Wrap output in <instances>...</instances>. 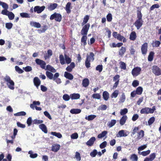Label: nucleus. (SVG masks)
<instances>
[{
    "label": "nucleus",
    "mask_w": 161,
    "mask_h": 161,
    "mask_svg": "<svg viewBox=\"0 0 161 161\" xmlns=\"http://www.w3.org/2000/svg\"><path fill=\"white\" fill-rule=\"evenodd\" d=\"M59 58L60 63L62 65H64L65 63L69 64L71 62L72 60L71 58L66 54H64V57L62 54L60 55Z\"/></svg>",
    "instance_id": "nucleus-1"
},
{
    "label": "nucleus",
    "mask_w": 161,
    "mask_h": 161,
    "mask_svg": "<svg viewBox=\"0 0 161 161\" xmlns=\"http://www.w3.org/2000/svg\"><path fill=\"white\" fill-rule=\"evenodd\" d=\"M4 79L7 82V85L8 87L11 90H14V81L11 79L10 77L9 76H6Z\"/></svg>",
    "instance_id": "nucleus-2"
},
{
    "label": "nucleus",
    "mask_w": 161,
    "mask_h": 161,
    "mask_svg": "<svg viewBox=\"0 0 161 161\" xmlns=\"http://www.w3.org/2000/svg\"><path fill=\"white\" fill-rule=\"evenodd\" d=\"M94 55L92 53H90L89 55H88L86 60L85 61V65L86 67L88 68L90 67V62L93 61L94 60Z\"/></svg>",
    "instance_id": "nucleus-3"
},
{
    "label": "nucleus",
    "mask_w": 161,
    "mask_h": 161,
    "mask_svg": "<svg viewBox=\"0 0 161 161\" xmlns=\"http://www.w3.org/2000/svg\"><path fill=\"white\" fill-rule=\"evenodd\" d=\"M155 110V107L153 106L152 108L146 107L142 108L140 110V113L142 114H148L153 113Z\"/></svg>",
    "instance_id": "nucleus-4"
},
{
    "label": "nucleus",
    "mask_w": 161,
    "mask_h": 161,
    "mask_svg": "<svg viewBox=\"0 0 161 161\" xmlns=\"http://www.w3.org/2000/svg\"><path fill=\"white\" fill-rule=\"evenodd\" d=\"M141 70V68L140 67H135L132 70V75L134 77L137 76L140 74Z\"/></svg>",
    "instance_id": "nucleus-5"
},
{
    "label": "nucleus",
    "mask_w": 161,
    "mask_h": 161,
    "mask_svg": "<svg viewBox=\"0 0 161 161\" xmlns=\"http://www.w3.org/2000/svg\"><path fill=\"white\" fill-rule=\"evenodd\" d=\"M50 19L51 20L54 19L56 21L60 22L62 19V16L60 14L55 13L51 16Z\"/></svg>",
    "instance_id": "nucleus-6"
},
{
    "label": "nucleus",
    "mask_w": 161,
    "mask_h": 161,
    "mask_svg": "<svg viewBox=\"0 0 161 161\" xmlns=\"http://www.w3.org/2000/svg\"><path fill=\"white\" fill-rule=\"evenodd\" d=\"M152 72L153 73L157 76L161 75V69L157 66H154L152 68Z\"/></svg>",
    "instance_id": "nucleus-7"
},
{
    "label": "nucleus",
    "mask_w": 161,
    "mask_h": 161,
    "mask_svg": "<svg viewBox=\"0 0 161 161\" xmlns=\"http://www.w3.org/2000/svg\"><path fill=\"white\" fill-rule=\"evenodd\" d=\"M1 13L3 15H7L10 20L13 19L14 18V14L8 11H2Z\"/></svg>",
    "instance_id": "nucleus-8"
},
{
    "label": "nucleus",
    "mask_w": 161,
    "mask_h": 161,
    "mask_svg": "<svg viewBox=\"0 0 161 161\" xmlns=\"http://www.w3.org/2000/svg\"><path fill=\"white\" fill-rule=\"evenodd\" d=\"M128 132L127 130H121L116 134V136L118 137H126L128 136Z\"/></svg>",
    "instance_id": "nucleus-9"
},
{
    "label": "nucleus",
    "mask_w": 161,
    "mask_h": 161,
    "mask_svg": "<svg viewBox=\"0 0 161 161\" xmlns=\"http://www.w3.org/2000/svg\"><path fill=\"white\" fill-rule=\"evenodd\" d=\"M90 27V25L89 24H87L84 25L81 31V34L82 35H86L87 34Z\"/></svg>",
    "instance_id": "nucleus-10"
},
{
    "label": "nucleus",
    "mask_w": 161,
    "mask_h": 161,
    "mask_svg": "<svg viewBox=\"0 0 161 161\" xmlns=\"http://www.w3.org/2000/svg\"><path fill=\"white\" fill-rule=\"evenodd\" d=\"M35 61L36 62V63L37 64L39 65L42 68L44 69H45V68H46L45 65H46V64L44 61H43L42 60H40L39 59L37 58L36 59Z\"/></svg>",
    "instance_id": "nucleus-11"
},
{
    "label": "nucleus",
    "mask_w": 161,
    "mask_h": 161,
    "mask_svg": "<svg viewBox=\"0 0 161 161\" xmlns=\"http://www.w3.org/2000/svg\"><path fill=\"white\" fill-rule=\"evenodd\" d=\"M143 21L142 19H137L134 23V25L138 30L142 26L143 24Z\"/></svg>",
    "instance_id": "nucleus-12"
},
{
    "label": "nucleus",
    "mask_w": 161,
    "mask_h": 161,
    "mask_svg": "<svg viewBox=\"0 0 161 161\" xmlns=\"http://www.w3.org/2000/svg\"><path fill=\"white\" fill-rule=\"evenodd\" d=\"M147 43H144L141 47V51L142 54H146L147 52Z\"/></svg>",
    "instance_id": "nucleus-13"
},
{
    "label": "nucleus",
    "mask_w": 161,
    "mask_h": 161,
    "mask_svg": "<svg viewBox=\"0 0 161 161\" xmlns=\"http://www.w3.org/2000/svg\"><path fill=\"white\" fill-rule=\"evenodd\" d=\"M58 5V4L56 3H49L47 6V8L48 10H53L57 7Z\"/></svg>",
    "instance_id": "nucleus-14"
},
{
    "label": "nucleus",
    "mask_w": 161,
    "mask_h": 161,
    "mask_svg": "<svg viewBox=\"0 0 161 161\" xmlns=\"http://www.w3.org/2000/svg\"><path fill=\"white\" fill-rule=\"evenodd\" d=\"M30 25L31 26L39 28L41 27V25L38 22L31 21L30 22Z\"/></svg>",
    "instance_id": "nucleus-15"
},
{
    "label": "nucleus",
    "mask_w": 161,
    "mask_h": 161,
    "mask_svg": "<svg viewBox=\"0 0 161 161\" xmlns=\"http://www.w3.org/2000/svg\"><path fill=\"white\" fill-rule=\"evenodd\" d=\"M70 97L72 100H76L80 98V95L79 93H74L71 94Z\"/></svg>",
    "instance_id": "nucleus-16"
},
{
    "label": "nucleus",
    "mask_w": 161,
    "mask_h": 161,
    "mask_svg": "<svg viewBox=\"0 0 161 161\" xmlns=\"http://www.w3.org/2000/svg\"><path fill=\"white\" fill-rule=\"evenodd\" d=\"M95 140V138L94 137H92L86 142V144L88 146H92Z\"/></svg>",
    "instance_id": "nucleus-17"
},
{
    "label": "nucleus",
    "mask_w": 161,
    "mask_h": 161,
    "mask_svg": "<svg viewBox=\"0 0 161 161\" xmlns=\"http://www.w3.org/2000/svg\"><path fill=\"white\" fill-rule=\"evenodd\" d=\"M127 119L126 115L123 116L119 120V123L121 125H124Z\"/></svg>",
    "instance_id": "nucleus-18"
},
{
    "label": "nucleus",
    "mask_w": 161,
    "mask_h": 161,
    "mask_svg": "<svg viewBox=\"0 0 161 161\" xmlns=\"http://www.w3.org/2000/svg\"><path fill=\"white\" fill-rule=\"evenodd\" d=\"M33 82L35 85L38 88V86H40L41 84V81L37 77H35L33 80Z\"/></svg>",
    "instance_id": "nucleus-19"
},
{
    "label": "nucleus",
    "mask_w": 161,
    "mask_h": 161,
    "mask_svg": "<svg viewBox=\"0 0 161 161\" xmlns=\"http://www.w3.org/2000/svg\"><path fill=\"white\" fill-rule=\"evenodd\" d=\"M64 76L67 79L70 80H72L73 78V76L70 73L65 72L64 75Z\"/></svg>",
    "instance_id": "nucleus-20"
},
{
    "label": "nucleus",
    "mask_w": 161,
    "mask_h": 161,
    "mask_svg": "<svg viewBox=\"0 0 161 161\" xmlns=\"http://www.w3.org/2000/svg\"><path fill=\"white\" fill-rule=\"evenodd\" d=\"M40 104V103L38 101H34L30 105V108L33 109H35V107H36V105H39Z\"/></svg>",
    "instance_id": "nucleus-21"
},
{
    "label": "nucleus",
    "mask_w": 161,
    "mask_h": 161,
    "mask_svg": "<svg viewBox=\"0 0 161 161\" xmlns=\"http://www.w3.org/2000/svg\"><path fill=\"white\" fill-rule=\"evenodd\" d=\"M60 147V146L59 144H54L52 147V150L53 151L57 152L59 149Z\"/></svg>",
    "instance_id": "nucleus-22"
},
{
    "label": "nucleus",
    "mask_w": 161,
    "mask_h": 161,
    "mask_svg": "<svg viewBox=\"0 0 161 161\" xmlns=\"http://www.w3.org/2000/svg\"><path fill=\"white\" fill-rule=\"evenodd\" d=\"M75 67V63L74 62H72L71 63L70 65L66 68V69L68 71L71 72Z\"/></svg>",
    "instance_id": "nucleus-23"
},
{
    "label": "nucleus",
    "mask_w": 161,
    "mask_h": 161,
    "mask_svg": "<svg viewBox=\"0 0 161 161\" xmlns=\"http://www.w3.org/2000/svg\"><path fill=\"white\" fill-rule=\"evenodd\" d=\"M39 128L45 133H47V130L46 126L44 124H42L39 125Z\"/></svg>",
    "instance_id": "nucleus-24"
},
{
    "label": "nucleus",
    "mask_w": 161,
    "mask_h": 161,
    "mask_svg": "<svg viewBox=\"0 0 161 161\" xmlns=\"http://www.w3.org/2000/svg\"><path fill=\"white\" fill-rule=\"evenodd\" d=\"M89 81L88 79L85 78L82 81V84L83 86L84 87H87L89 85Z\"/></svg>",
    "instance_id": "nucleus-25"
},
{
    "label": "nucleus",
    "mask_w": 161,
    "mask_h": 161,
    "mask_svg": "<svg viewBox=\"0 0 161 161\" xmlns=\"http://www.w3.org/2000/svg\"><path fill=\"white\" fill-rule=\"evenodd\" d=\"M96 117V115H90L88 116H86L85 119L88 121H91L94 119Z\"/></svg>",
    "instance_id": "nucleus-26"
},
{
    "label": "nucleus",
    "mask_w": 161,
    "mask_h": 161,
    "mask_svg": "<svg viewBox=\"0 0 161 161\" xmlns=\"http://www.w3.org/2000/svg\"><path fill=\"white\" fill-rule=\"evenodd\" d=\"M70 112L72 114H78L81 112V110L80 109L73 108L71 109Z\"/></svg>",
    "instance_id": "nucleus-27"
},
{
    "label": "nucleus",
    "mask_w": 161,
    "mask_h": 161,
    "mask_svg": "<svg viewBox=\"0 0 161 161\" xmlns=\"http://www.w3.org/2000/svg\"><path fill=\"white\" fill-rule=\"evenodd\" d=\"M126 48L125 47H122L119 51V55L122 56L126 52Z\"/></svg>",
    "instance_id": "nucleus-28"
},
{
    "label": "nucleus",
    "mask_w": 161,
    "mask_h": 161,
    "mask_svg": "<svg viewBox=\"0 0 161 161\" xmlns=\"http://www.w3.org/2000/svg\"><path fill=\"white\" fill-rule=\"evenodd\" d=\"M51 134L57 137L58 138H61L62 137V134L59 132H51Z\"/></svg>",
    "instance_id": "nucleus-29"
},
{
    "label": "nucleus",
    "mask_w": 161,
    "mask_h": 161,
    "mask_svg": "<svg viewBox=\"0 0 161 161\" xmlns=\"http://www.w3.org/2000/svg\"><path fill=\"white\" fill-rule=\"evenodd\" d=\"M144 135V132L143 130H141L138 133L137 138L138 139H140L142 138Z\"/></svg>",
    "instance_id": "nucleus-30"
},
{
    "label": "nucleus",
    "mask_w": 161,
    "mask_h": 161,
    "mask_svg": "<svg viewBox=\"0 0 161 161\" xmlns=\"http://www.w3.org/2000/svg\"><path fill=\"white\" fill-rule=\"evenodd\" d=\"M150 153V150H148L145 151H143L142 152H138V153L140 155H142L143 156H146L149 154Z\"/></svg>",
    "instance_id": "nucleus-31"
},
{
    "label": "nucleus",
    "mask_w": 161,
    "mask_h": 161,
    "mask_svg": "<svg viewBox=\"0 0 161 161\" xmlns=\"http://www.w3.org/2000/svg\"><path fill=\"white\" fill-rule=\"evenodd\" d=\"M107 133L108 132L107 131H104L98 135L97 137L99 139L102 138L105 136Z\"/></svg>",
    "instance_id": "nucleus-32"
},
{
    "label": "nucleus",
    "mask_w": 161,
    "mask_h": 161,
    "mask_svg": "<svg viewBox=\"0 0 161 161\" xmlns=\"http://www.w3.org/2000/svg\"><path fill=\"white\" fill-rule=\"evenodd\" d=\"M136 38V34L135 32L133 31L130 34V40L134 41Z\"/></svg>",
    "instance_id": "nucleus-33"
},
{
    "label": "nucleus",
    "mask_w": 161,
    "mask_h": 161,
    "mask_svg": "<svg viewBox=\"0 0 161 161\" xmlns=\"http://www.w3.org/2000/svg\"><path fill=\"white\" fill-rule=\"evenodd\" d=\"M138 157L135 154H131L130 156V159L132 161H137Z\"/></svg>",
    "instance_id": "nucleus-34"
},
{
    "label": "nucleus",
    "mask_w": 161,
    "mask_h": 161,
    "mask_svg": "<svg viewBox=\"0 0 161 161\" xmlns=\"http://www.w3.org/2000/svg\"><path fill=\"white\" fill-rule=\"evenodd\" d=\"M103 99L105 100L106 101L109 98V94L107 91H105L103 93Z\"/></svg>",
    "instance_id": "nucleus-35"
},
{
    "label": "nucleus",
    "mask_w": 161,
    "mask_h": 161,
    "mask_svg": "<svg viewBox=\"0 0 161 161\" xmlns=\"http://www.w3.org/2000/svg\"><path fill=\"white\" fill-rule=\"evenodd\" d=\"M28 153L30 155V157L31 158H36L38 155L36 153H34L32 151H30L28 152Z\"/></svg>",
    "instance_id": "nucleus-36"
},
{
    "label": "nucleus",
    "mask_w": 161,
    "mask_h": 161,
    "mask_svg": "<svg viewBox=\"0 0 161 161\" xmlns=\"http://www.w3.org/2000/svg\"><path fill=\"white\" fill-rule=\"evenodd\" d=\"M160 44L161 43L159 41H155L153 42L152 45L153 47H158L159 46Z\"/></svg>",
    "instance_id": "nucleus-37"
},
{
    "label": "nucleus",
    "mask_w": 161,
    "mask_h": 161,
    "mask_svg": "<svg viewBox=\"0 0 161 161\" xmlns=\"http://www.w3.org/2000/svg\"><path fill=\"white\" fill-rule=\"evenodd\" d=\"M45 69L48 70L53 73L55 72L56 71V70L53 67L50 65H47L46 68H45Z\"/></svg>",
    "instance_id": "nucleus-38"
},
{
    "label": "nucleus",
    "mask_w": 161,
    "mask_h": 161,
    "mask_svg": "<svg viewBox=\"0 0 161 161\" xmlns=\"http://www.w3.org/2000/svg\"><path fill=\"white\" fill-rule=\"evenodd\" d=\"M117 39L120 41H123L124 42H125L126 41V39L123 36H121L120 34L118 35Z\"/></svg>",
    "instance_id": "nucleus-39"
},
{
    "label": "nucleus",
    "mask_w": 161,
    "mask_h": 161,
    "mask_svg": "<svg viewBox=\"0 0 161 161\" xmlns=\"http://www.w3.org/2000/svg\"><path fill=\"white\" fill-rule=\"evenodd\" d=\"M47 55H45L44 56L45 58L46 59L48 58L52 55L53 52L52 50L50 49L48 50L47 52Z\"/></svg>",
    "instance_id": "nucleus-40"
},
{
    "label": "nucleus",
    "mask_w": 161,
    "mask_h": 161,
    "mask_svg": "<svg viewBox=\"0 0 161 161\" xmlns=\"http://www.w3.org/2000/svg\"><path fill=\"white\" fill-rule=\"evenodd\" d=\"M125 100V93H123L119 99V102L120 103H123L124 102Z\"/></svg>",
    "instance_id": "nucleus-41"
},
{
    "label": "nucleus",
    "mask_w": 161,
    "mask_h": 161,
    "mask_svg": "<svg viewBox=\"0 0 161 161\" xmlns=\"http://www.w3.org/2000/svg\"><path fill=\"white\" fill-rule=\"evenodd\" d=\"M0 5L5 10H7L8 8V5L7 3L1 1H0Z\"/></svg>",
    "instance_id": "nucleus-42"
},
{
    "label": "nucleus",
    "mask_w": 161,
    "mask_h": 161,
    "mask_svg": "<svg viewBox=\"0 0 161 161\" xmlns=\"http://www.w3.org/2000/svg\"><path fill=\"white\" fill-rule=\"evenodd\" d=\"M116 123V120L115 119H112L110 122L108 124V126L109 128L112 127L114 126Z\"/></svg>",
    "instance_id": "nucleus-43"
},
{
    "label": "nucleus",
    "mask_w": 161,
    "mask_h": 161,
    "mask_svg": "<svg viewBox=\"0 0 161 161\" xmlns=\"http://www.w3.org/2000/svg\"><path fill=\"white\" fill-rule=\"evenodd\" d=\"M129 51L131 55H134L136 53V49L133 46H131L130 47Z\"/></svg>",
    "instance_id": "nucleus-44"
},
{
    "label": "nucleus",
    "mask_w": 161,
    "mask_h": 161,
    "mask_svg": "<svg viewBox=\"0 0 161 161\" xmlns=\"http://www.w3.org/2000/svg\"><path fill=\"white\" fill-rule=\"evenodd\" d=\"M154 55V53L153 52H151L148 56V60L149 61H152L153 59V57Z\"/></svg>",
    "instance_id": "nucleus-45"
},
{
    "label": "nucleus",
    "mask_w": 161,
    "mask_h": 161,
    "mask_svg": "<svg viewBox=\"0 0 161 161\" xmlns=\"http://www.w3.org/2000/svg\"><path fill=\"white\" fill-rule=\"evenodd\" d=\"M89 19V17L88 15H86L84 18L83 21L82 23H81L82 26H83L85 24H86L88 21Z\"/></svg>",
    "instance_id": "nucleus-46"
},
{
    "label": "nucleus",
    "mask_w": 161,
    "mask_h": 161,
    "mask_svg": "<svg viewBox=\"0 0 161 161\" xmlns=\"http://www.w3.org/2000/svg\"><path fill=\"white\" fill-rule=\"evenodd\" d=\"M128 110L127 108H125L123 109H121L120 111V114L121 115H125L127 113Z\"/></svg>",
    "instance_id": "nucleus-47"
},
{
    "label": "nucleus",
    "mask_w": 161,
    "mask_h": 161,
    "mask_svg": "<svg viewBox=\"0 0 161 161\" xmlns=\"http://www.w3.org/2000/svg\"><path fill=\"white\" fill-rule=\"evenodd\" d=\"M75 158H76L77 161H80L81 160V157L80 153L76 152L75 153Z\"/></svg>",
    "instance_id": "nucleus-48"
},
{
    "label": "nucleus",
    "mask_w": 161,
    "mask_h": 161,
    "mask_svg": "<svg viewBox=\"0 0 161 161\" xmlns=\"http://www.w3.org/2000/svg\"><path fill=\"white\" fill-rule=\"evenodd\" d=\"M136 91L137 94L141 95L143 91V89L142 87L139 86L136 89Z\"/></svg>",
    "instance_id": "nucleus-49"
},
{
    "label": "nucleus",
    "mask_w": 161,
    "mask_h": 161,
    "mask_svg": "<svg viewBox=\"0 0 161 161\" xmlns=\"http://www.w3.org/2000/svg\"><path fill=\"white\" fill-rule=\"evenodd\" d=\"M97 154V150L96 149H94L90 153V155L91 157L94 158L96 157Z\"/></svg>",
    "instance_id": "nucleus-50"
},
{
    "label": "nucleus",
    "mask_w": 161,
    "mask_h": 161,
    "mask_svg": "<svg viewBox=\"0 0 161 161\" xmlns=\"http://www.w3.org/2000/svg\"><path fill=\"white\" fill-rule=\"evenodd\" d=\"M119 94V91L118 90H115L112 94L111 97L112 98H116Z\"/></svg>",
    "instance_id": "nucleus-51"
},
{
    "label": "nucleus",
    "mask_w": 161,
    "mask_h": 161,
    "mask_svg": "<svg viewBox=\"0 0 161 161\" xmlns=\"http://www.w3.org/2000/svg\"><path fill=\"white\" fill-rule=\"evenodd\" d=\"M26 114V113L25 112L21 111L14 114V115L15 116H25Z\"/></svg>",
    "instance_id": "nucleus-52"
},
{
    "label": "nucleus",
    "mask_w": 161,
    "mask_h": 161,
    "mask_svg": "<svg viewBox=\"0 0 161 161\" xmlns=\"http://www.w3.org/2000/svg\"><path fill=\"white\" fill-rule=\"evenodd\" d=\"M45 8V7L42 6L40 7L39 6H36L34 8V10H44Z\"/></svg>",
    "instance_id": "nucleus-53"
},
{
    "label": "nucleus",
    "mask_w": 161,
    "mask_h": 161,
    "mask_svg": "<svg viewBox=\"0 0 161 161\" xmlns=\"http://www.w3.org/2000/svg\"><path fill=\"white\" fill-rule=\"evenodd\" d=\"M15 70L19 74H21L23 72V71L19 66H16L15 67Z\"/></svg>",
    "instance_id": "nucleus-54"
},
{
    "label": "nucleus",
    "mask_w": 161,
    "mask_h": 161,
    "mask_svg": "<svg viewBox=\"0 0 161 161\" xmlns=\"http://www.w3.org/2000/svg\"><path fill=\"white\" fill-rule=\"evenodd\" d=\"M46 75L47 77L50 79H53V75L51 73L48 71H46Z\"/></svg>",
    "instance_id": "nucleus-55"
},
{
    "label": "nucleus",
    "mask_w": 161,
    "mask_h": 161,
    "mask_svg": "<svg viewBox=\"0 0 161 161\" xmlns=\"http://www.w3.org/2000/svg\"><path fill=\"white\" fill-rule=\"evenodd\" d=\"M155 118L153 117H151L148 121V125H151L155 121Z\"/></svg>",
    "instance_id": "nucleus-56"
},
{
    "label": "nucleus",
    "mask_w": 161,
    "mask_h": 161,
    "mask_svg": "<svg viewBox=\"0 0 161 161\" xmlns=\"http://www.w3.org/2000/svg\"><path fill=\"white\" fill-rule=\"evenodd\" d=\"M107 145V142L105 141L103 142L100 145V147L101 149H103Z\"/></svg>",
    "instance_id": "nucleus-57"
},
{
    "label": "nucleus",
    "mask_w": 161,
    "mask_h": 161,
    "mask_svg": "<svg viewBox=\"0 0 161 161\" xmlns=\"http://www.w3.org/2000/svg\"><path fill=\"white\" fill-rule=\"evenodd\" d=\"M21 17L23 18H30V17L29 14L25 13H22L20 14Z\"/></svg>",
    "instance_id": "nucleus-58"
},
{
    "label": "nucleus",
    "mask_w": 161,
    "mask_h": 161,
    "mask_svg": "<svg viewBox=\"0 0 161 161\" xmlns=\"http://www.w3.org/2000/svg\"><path fill=\"white\" fill-rule=\"evenodd\" d=\"M70 96L68 94H64L63 96V99L65 101H68L70 99Z\"/></svg>",
    "instance_id": "nucleus-59"
},
{
    "label": "nucleus",
    "mask_w": 161,
    "mask_h": 161,
    "mask_svg": "<svg viewBox=\"0 0 161 161\" xmlns=\"http://www.w3.org/2000/svg\"><path fill=\"white\" fill-rule=\"evenodd\" d=\"M120 64V67L121 69H126V64L125 63L123 62H120L119 63Z\"/></svg>",
    "instance_id": "nucleus-60"
},
{
    "label": "nucleus",
    "mask_w": 161,
    "mask_h": 161,
    "mask_svg": "<svg viewBox=\"0 0 161 161\" xmlns=\"http://www.w3.org/2000/svg\"><path fill=\"white\" fill-rule=\"evenodd\" d=\"M78 137V135L76 133H75L72 134L71 135V138L72 139H77Z\"/></svg>",
    "instance_id": "nucleus-61"
},
{
    "label": "nucleus",
    "mask_w": 161,
    "mask_h": 161,
    "mask_svg": "<svg viewBox=\"0 0 161 161\" xmlns=\"http://www.w3.org/2000/svg\"><path fill=\"white\" fill-rule=\"evenodd\" d=\"M87 39V37L86 35L84 36H82V38L81 39V42H82L84 43V45H86V40Z\"/></svg>",
    "instance_id": "nucleus-62"
},
{
    "label": "nucleus",
    "mask_w": 161,
    "mask_h": 161,
    "mask_svg": "<svg viewBox=\"0 0 161 161\" xmlns=\"http://www.w3.org/2000/svg\"><path fill=\"white\" fill-rule=\"evenodd\" d=\"M92 97L94 98L99 99L101 98V96L98 93L94 94L92 95Z\"/></svg>",
    "instance_id": "nucleus-63"
},
{
    "label": "nucleus",
    "mask_w": 161,
    "mask_h": 161,
    "mask_svg": "<svg viewBox=\"0 0 161 161\" xmlns=\"http://www.w3.org/2000/svg\"><path fill=\"white\" fill-rule=\"evenodd\" d=\"M13 26V24L10 23H7L5 24L6 27L8 29H11Z\"/></svg>",
    "instance_id": "nucleus-64"
}]
</instances>
